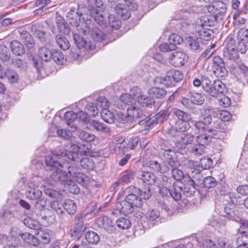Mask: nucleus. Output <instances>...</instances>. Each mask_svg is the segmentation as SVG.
Here are the masks:
<instances>
[{"label": "nucleus", "instance_id": "1", "mask_svg": "<svg viewBox=\"0 0 248 248\" xmlns=\"http://www.w3.org/2000/svg\"><path fill=\"white\" fill-rule=\"evenodd\" d=\"M118 108L120 109H124L127 106V112L129 117L132 118L143 117L142 110L136 106L135 99L128 93L121 95L117 102Z\"/></svg>", "mask_w": 248, "mask_h": 248}, {"label": "nucleus", "instance_id": "2", "mask_svg": "<svg viewBox=\"0 0 248 248\" xmlns=\"http://www.w3.org/2000/svg\"><path fill=\"white\" fill-rule=\"evenodd\" d=\"M79 149V147L78 145L72 144L69 148V150L64 151L61 149H58L52 154L57 159L64 156L73 161H78L80 159L78 153Z\"/></svg>", "mask_w": 248, "mask_h": 248}, {"label": "nucleus", "instance_id": "3", "mask_svg": "<svg viewBox=\"0 0 248 248\" xmlns=\"http://www.w3.org/2000/svg\"><path fill=\"white\" fill-rule=\"evenodd\" d=\"M208 12L213 16L214 20L219 21L223 19L227 11L226 4L222 1L213 2L207 8Z\"/></svg>", "mask_w": 248, "mask_h": 248}, {"label": "nucleus", "instance_id": "4", "mask_svg": "<svg viewBox=\"0 0 248 248\" xmlns=\"http://www.w3.org/2000/svg\"><path fill=\"white\" fill-rule=\"evenodd\" d=\"M184 75L182 72L176 70H170L168 71L165 76L160 78L161 84L170 87L175 85L176 83L183 80Z\"/></svg>", "mask_w": 248, "mask_h": 248}, {"label": "nucleus", "instance_id": "5", "mask_svg": "<svg viewBox=\"0 0 248 248\" xmlns=\"http://www.w3.org/2000/svg\"><path fill=\"white\" fill-rule=\"evenodd\" d=\"M182 182H177L182 187V192L187 197L192 196L195 192V182L188 174H186Z\"/></svg>", "mask_w": 248, "mask_h": 248}, {"label": "nucleus", "instance_id": "6", "mask_svg": "<svg viewBox=\"0 0 248 248\" xmlns=\"http://www.w3.org/2000/svg\"><path fill=\"white\" fill-rule=\"evenodd\" d=\"M162 159L165 163L170 167L179 166L180 165L175 151L165 147L161 148Z\"/></svg>", "mask_w": 248, "mask_h": 248}, {"label": "nucleus", "instance_id": "7", "mask_svg": "<svg viewBox=\"0 0 248 248\" xmlns=\"http://www.w3.org/2000/svg\"><path fill=\"white\" fill-rule=\"evenodd\" d=\"M187 55L181 51L172 53L169 58L170 62L174 66L179 67L184 65L188 60Z\"/></svg>", "mask_w": 248, "mask_h": 248}, {"label": "nucleus", "instance_id": "8", "mask_svg": "<svg viewBox=\"0 0 248 248\" xmlns=\"http://www.w3.org/2000/svg\"><path fill=\"white\" fill-rule=\"evenodd\" d=\"M83 216L78 215L75 218V225L74 228L71 230L72 236H76L78 238L84 233L87 229L86 223H84L82 220Z\"/></svg>", "mask_w": 248, "mask_h": 248}, {"label": "nucleus", "instance_id": "9", "mask_svg": "<svg viewBox=\"0 0 248 248\" xmlns=\"http://www.w3.org/2000/svg\"><path fill=\"white\" fill-rule=\"evenodd\" d=\"M84 128L92 131L95 130L97 132L105 134H109L110 133L109 127L103 123L95 120H92L89 124L85 126Z\"/></svg>", "mask_w": 248, "mask_h": 248}, {"label": "nucleus", "instance_id": "10", "mask_svg": "<svg viewBox=\"0 0 248 248\" xmlns=\"http://www.w3.org/2000/svg\"><path fill=\"white\" fill-rule=\"evenodd\" d=\"M217 130L210 129L204 131V133L200 135L197 137V142L205 147L211 142L214 136L217 134Z\"/></svg>", "mask_w": 248, "mask_h": 248}, {"label": "nucleus", "instance_id": "11", "mask_svg": "<svg viewBox=\"0 0 248 248\" xmlns=\"http://www.w3.org/2000/svg\"><path fill=\"white\" fill-rule=\"evenodd\" d=\"M230 42L228 43L227 46L224 48V56L230 60H236L239 58V54L237 49L235 48L234 43V40H230Z\"/></svg>", "mask_w": 248, "mask_h": 248}, {"label": "nucleus", "instance_id": "12", "mask_svg": "<svg viewBox=\"0 0 248 248\" xmlns=\"http://www.w3.org/2000/svg\"><path fill=\"white\" fill-rule=\"evenodd\" d=\"M96 224L101 228L111 232L113 231V226L111 220L106 216L98 217L96 220Z\"/></svg>", "mask_w": 248, "mask_h": 248}, {"label": "nucleus", "instance_id": "13", "mask_svg": "<svg viewBox=\"0 0 248 248\" xmlns=\"http://www.w3.org/2000/svg\"><path fill=\"white\" fill-rule=\"evenodd\" d=\"M100 12L95 8H92L89 10V14L91 17H93L100 26H105L106 25V18Z\"/></svg>", "mask_w": 248, "mask_h": 248}, {"label": "nucleus", "instance_id": "14", "mask_svg": "<svg viewBox=\"0 0 248 248\" xmlns=\"http://www.w3.org/2000/svg\"><path fill=\"white\" fill-rule=\"evenodd\" d=\"M20 39L28 48H32L34 45L33 38L28 31L22 30L18 31Z\"/></svg>", "mask_w": 248, "mask_h": 248}, {"label": "nucleus", "instance_id": "15", "mask_svg": "<svg viewBox=\"0 0 248 248\" xmlns=\"http://www.w3.org/2000/svg\"><path fill=\"white\" fill-rule=\"evenodd\" d=\"M75 27L79 33L86 35L91 32V30L93 29V24L91 19L87 18V21H83Z\"/></svg>", "mask_w": 248, "mask_h": 248}, {"label": "nucleus", "instance_id": "16", "mask_svg": "<svg viewBox=\"0 0 248 248\" xmlns=\"http://www.w3.org/2000/svg\"><path fill=\"white\" fill-rule=\"evenodd\" d=\"M80 15L76 11L75 8L71 9L67 14V19L69 21V24L73 26H78V24L80 23Z\"/></svg>", "mask_w": 248, "mask_h": 248}, {"label": "nucleus", "instance_id": "17", "mask_svg": "<svg viewBox=\"0 0 248 248\" xmlns=\"http://www.w3.org/2000/svg\"><path fill=\"white\" fill-rule=\"evenodd\" d=\"M201 40L196 35H192L187 38V43L190 49L193 50H201L202 44H201Z\"/></svg>", "mask_w": 248, "mask_h": 248}, {"label": "nucleus", "instance_id": "18", "mask_svg": "<svg viewBox=\"0 0 248 248\" xmlns=\"http://www.w3.org/2000/svg\"><path fill=\"white\" fill-rule=\"evenodd\" d=\"M51 177L55 181L61 183L65 182L69 179L68 174L58 168H56L55 170L54 169L53 172L51 174Z\"/></svg>", "mask_w": 248, "mask_h": 248}, {"label": "nucleus", "instance_id": "19", "mask_svg": "<svg viewBox=\"0 0 248 248\" xmlns=\"http://www.w3.org/2000/svg\"><path fill=\"white\" fill-rule=\"evenodd\" d=\"M33 184L31 183L29 185V189L26 192V195L28 199L36 200L40 198L42 196V191L37 188L31 187Z\"/></svg>", "mask_w": 248, "mask_h": 248}, {"label": "nucleus", "instance_id": "20", "mask_svg": "<svg viewBox=\"0 0 248 248\" xmlns=\"http://www.w3.org/2000/svg\"><path fill=\"white\" fill-rule=\"evenodd\" d=\"M130 9H128L126 6L123 4L119 3L115 7V10L117 14L121 16L123 20H126L130 16Z\"/></svg>", "mask_w": 248, "mask_h": 248}, {"label": "nucleus", "instance_id": "21", "mask_svg": "<svg viewBox=\"0 0 248 248\" xmlns=\"http://www.w3.org/2000/svg\"><path fill=\"white\" fill-rule=\"evenodd\" d=\"M1 71L2 74L1 77H0V78H2L5 76L10 83H14L17 82L18 76L16 71L10 69H7L6 71H5L4 68L2 66Z\"/></svg>", "mask_w": 248, "mask_h": 248}, {"label": "nucleus", "instance_id": "22", "mask_svg": "<svg viewBox=\"0 0 248 248\" xmlns=\"http://www.w3.org/2000/svg\"><path fill=\"white\" fill-rule=\"evenodd\" d=\"M56 24L60 32L64 34H68L70 30L69 26L62 16L57 17Z\"/></svg>", "mask_w": 248, "mask_h": 248}, {"label": "nucleus", "instance_id": "23", "mask_svg": "<svg viewBox=\"0 0 248 248\" xmlns=\"http://www.w3.org/2000/svg\"><path fill=\"white\" fill-rule=\"evenodd\" d=\"M11 51L16 55L20 56L25 53L24 46L18 41H13L10 44Z\"/></svg>", "mask_w": 248, "mask_h": 248}, {"label": "nucleus", "instance_id": "24", "mask_svg": "<svg viewBox=\"0 0 248 248\" xmlns=\"http://www.w3.org/2000/svg\"><path fill=\"white\" fill-rule=\"evenodd\" d=\"M126 202L131 203L136 207H141L143 204V202L141 198L139 197V194H130L126 195L125 198Z\"/></svg>", "mask_w": 248, "mask_h": 248}, {"label": "nucleus", "instance_id": "25", "mask_svg": "<svg viewBox=\"0 0 248 248\" xmlns=\"http://www.w3.org/2000/svg\"><path fill=\"white\" fill-rule=\"evenodd\" d=\"M230 69L234 74H243L244 76L248 78V67L244 64H232L230 65Z\"/></svg>", "mask_w": 248, "mask_h": 248}, {"label": "nucleus", "instance_id": "26", "mask_svg": "<svg viewBox=\"0 0 248 248\" xmlns=\"http://www.w3.org/2000/svg\"><path fill=\"white\" fill-rule=\"evenodd\" d=\"M213 30L208 28H201L198 31V34L201 40L209 41L214 37Z\"/></svg>", "mask_w": 248, "mask_h": 248}, {"label": "nucleus", "instance_id": "27", "mask_svg": "<svg viewBox=\"0 0 248 248\" xmlns=\"http://www.w3.org/2000/svg\"><path fill=\"white\" fill-rule=\"evenodd\" d=\"M57 159L52 154L48 155L45 158L46 164L48 166L54 168V170L59 167L63 168V165L59 161L57 160Z\"/></svg>", "mask_w": 248, "mask_h": 248}, {"label": "nucleus", "instance_id": "28", "mask_svg": "<svg viewBox=\"0 0 248 248\" xmlns=\"http://www.w3.org/2000/svg\"><path fill=\"white\" fill-rule=\"evenodd\" d=\"M173 113L175 115L177 118L176 121H181L182 122H189L191 120V117L189 114L176 108L173 110Z\"/></svg>", "mask_w": 248, "mask_h": 248}, {"label": "nucleus", "instance_id": "29", "mask_svg": "<svg viewBox=\"0 0 248 248\" xmlns=\"http://www.w3.org/2000/svg\"><path fill=\"white\" fill-rule=\"evenodd\" d=\"M39 26L35 24H32L31 27V32L34 33L36 37L41 41L45 42L46 40V35L45 32L40 30Z\"/></svg>", "mask_w": 248, "mask_h": 248}, {"label": "nucleus", "instance_id": "30", "mask_svg": "<svg viewBox=\"0 0 248 248\" xmlns=\"http://www.w3.org/2000/svg\"><path fill=\"white\" fill-rule=\"evenodd\" d=\"M137 101L140 106L145 107H150L155 103V101L152 97L144 95L143 93L138 98Z\"/></svg>", "mask_w": 248, "mask_h": 248}, {"label": "nucleus", "instance_id": "31", "mask_svg": "<svg viewBox=\"0 0 248 248\" xmlns=\"http://www.w3.org/2000/svg\"><path fill=\"white\" fill-rule=\"evenodd\" d=\"M77 46L79 48H85L88 50H93L95 49L96 44L94 42H87L81 37L77 42Z\"/></svg>", "mask_w": 248, "mask_h": 248}, {"label": "nucleus", "instance_id": "32", "mask_svg": "<svg viewBox=\"0 0 248 248\" xmlns=\"http://www.w3.org/2000/svg\"><path fill=\"white\" fill-rule=\"evenodd\" d=\"M52 52L45 47L40 48L38 51V57L43 61L46 62L52 59Z\"/></svg>", "mask_w": 248, "mask_h": 248}, {"label": "nucleus", "instance_id": "33", "mask_svg": "<svg viewBox=\"0 0 248 248\" xmlns=\"http://www.w3.org/2000/svg\"><path fill=\"white\" fill-rule=\"evenodd\" d=\"M92 38L95 41L101 42L106 37L104 33L98 28H93L91 32Z\"/></svg>", "mask_w": 248, "mask_h": 248}, {"label": "nucleus", "instance_id": "34", "mask_svg": "<svg viewBox=\"0 0 248 248\" xmlns=\"http://www.w3.org/2000/svg\"><path fill=\"white\" fill-rule=\"evenodd\" d=\"M140 179L143 182L147 185H151L155 183L156 179L155 175L149 171H143Z\"/></svg>", "mask_w": 248, "mask_h": 248}, {"label": "nucleus", "instance_id": "35", "mask_svg": "<svg viewBox=\"0 0 248 248\" xmlns=\"http://www.w3.org/2000/svg\"><path fill=\"white\" fill-rule=\"evenodd\" d=\"M212 109L204 108L201 111V119L204 121V123L210 124L212 121L211 114L213 112Z\"/></svg>", "mask_w": 248, "mask_h": 248}, {"label": "nucleus", "instance_id": "36", "mask_svg": "<svg viewBox=\"0 0 248 248\" xmlns=\"http://www.w3.org/2000/svg\"><path fill=\"white\" fill-rule=\"evenodd\" d=\"M56 42L62 50H66L70 47V43L67 38L62 35H58L56 37Z\"/></svg>", "mask_w": 248, "mask_h": 248}, {"label": "nucleus", "instance_id": "37", "mask_svg": "<svg viewBox=\"0 0 248 248\" xmlns=\"http://www.w3.org/2000/svg\"><path fill=\"white\" fill-rule=\"evenodd\" d=\"M64 209L69 214H74L77 210V205L74 201L70 199L65 200L63 202Z\"/></svg>", "mask_w": 248, "mask_h": 248}, {"label": "nucleus", "instance_id": "38", "mask_svg": "<svg viewBox=\"0 0 248 248\" xmlns=\"http://www.w3.org/2000/svg\"><path fill=\"white\" fill-rule=\"evenodd\" d=\"M79 157L80 159L78 161H76V162L79 161L80 166L85 169L88 170H92L93 169L94 164L92 158L90 157H84L80 159L79 155Z\"/></svg>", "mask_w": 248, "mask_h": 248}, {"label": "nucleus", "instance_id": "39", "mask_svg": "<svg viewBox=\"0 0 248 248\" xmlns=\"http://www.w3.org/2000/svg\"><path fill=\"white\" fill-rule=\"evenodd\" d=\"M120 204L121 208L120 212L122 214L127 216L133 212L135 206L131 204V203H129L125 201H123Z\"/></svg>", "mask_w": 248, "mask_h": 248}, {"label": "nucleus", "instance_id": "40", "mask_svg": "<svg viewBox=\"0 0 248 248\" xmlns=\"http://www.w3.org/2000/svg\"><path fill=\"white\" fill-rule=\"evenodd\" d=\"M100 114L102 118L106 123L112 124L114 122L115 117L114 114L108 109H102Z\"/></svg>", "mask_w": 248, "mask_h": 248}, {"label": "nucleus", "instance_id": "41", "mask_svg": "<svg viewBox=\"0 0 248 248\" xmlns=\"http://www.w3.org/2000/svg\"><path fill=\"white\" fill-rule=\"evenodd\" d=\"M178 167H171L172 168L170 170V174L171 177L177 180V182H180V181L185 177V175L182 170L178 168Z\"/></svg>", "mask_w": 248, "mask_h": 248}, {"label": "nucleus", "instance_id": "42", "mask_svg": "<svg viewBox=\"0 0 248 248\" xmlns=\"http://www.w3.org/2000/svg\"><path fill=\"white\" fill-rule=\"evenodd\" d=\"M148 93L150 96H153L157 98H161L166 95L167 92L162 88H151L148 90Z\"/></svg>", "mask_w": 248, "mask_h": 248}, {"label": "nucleus", "instance_id": "43", "mask_svg": "<svg viewBox=\"0 0 248 248\" xmlns=\"http://www.w3.org/2000/svg\"><path fill=\"white\" fill-rule=\"evenodd\" d=\"M243 229L244 227L241 226L238 230L239 232L240 233V235L238 237L237 242L238 245H243L248 247V235L246 234Z\"/></svg>", "mask_w": 248, "mask_h": 248}, {"label": "nucleus", "instance_id": "44", "mask_svg": "<svg viewBox=\"0 0 248 248\" xmlns=\"http://www.w3.org/2000/svg\"><path fill=\"white\" fill-rule=\"evenodd\" d=\"M85 238L88 243L96 244L100 240V237L94 232L89 231L85 234Z\"/></svg>", "mask_w": 248, "mask_h": 248}, {"label": "nucleus", "instance_id": "45", "mask_svg": "<svg viewBox=\"0 0 248 248\" xmlns=\"http://www.w3.org/2000/svg\"><path fill=\"white\" fill-rule=\"evenodd\" d=\"M135 172L132 170H128L124 172L122 176L120 179L123 184L128 183L134 179L135 177Z\"/></svg>", "mask_w": 248, "mask_h": 248}, {"label": "nucleus", "instance_id": "46", "mask_svg": "<svg viewBox=\"0 0 248 248\" xmlns=\"http://www.w3.org/2000/svg\"><path fill=\"white\" fill-rule=\"evenodd\" d=\"M108 23L112 29L116 30H118L122 25L121 20L113 15L108 16Z\"/></svg>", "mask_w": 248, "mask_h": 248}, {"label": "nucleus", "instance_id": "47", "mask_svg": "<svg viewBox=\"0 0 248 248\" xmlns=\"http://www.w3.org/2000/svg\"><path fill=\"white\" fill-rule=\"evenodd\" d=\"M235 206L232 204H226L224 207V216L229 219H232L235 217Z\"/></svg>", "mask_w": 248, "mask_h": 248}, {"label": "nucleus", "instance_id": "48", "mask_svg": "<svg viewBox=\"0 0 248 248\" xmlns=\"http://www.w3.org/2000/svg\"><path fill=\"white\" fill-rule=\"evenodd\" d=\"M182 187L176 183L173 184V190L170 191V196L173 198L175 201H179L181 199Z\"/></svg>", "mask_w": 248, "mask_h": 248}, {"label": "nucleus", "instance_id": "49", "mask_svg": "<svg viewBox=\"0 0 248 248\" xmlns=\"http://www.w3.org/2000/svg\"><path fill=\"white\" fill-rule=\"evenodd\" d=\"M52 59L58 64H63L65 60L62 52L59 50L53 51L52 54Z\"/></svg>", "mask_w": 248, "mask_h": 248}, {"label": "nucleus", "instance_id": "50", "mask_svg": "<svg viewBox=\"0 0 248 248\" xmlns=\"http://www.w3.org/2000/svg\"><path fill=\"white\" fill-rule=\"evenodd\" d=\"M23 223L27 227L33 230H38L40 228L39 222L32 218L28 217L23 220Z\"/></svg>", "mask_w": 248, "mask_h": 248}, {"label": "nucleus", "instance_id": "51", "mask_svg": "<svg viewBox=\"0 0 248 248\" xmlns=\"http://www.w3.org/2000/svg\"><path fill=\"white\" fill-rule=\"evenodd\" d=\"M168 41L170 44L173 45L176 47V45L181 44L183 42V39L180 35L173 33L170 35Z\"/></svg>", "mask_w": 248, "mask_h": 248}, {"label": "nucleus", "instance_id": "52", "mask_svg": "<svg viewBox=\"0 0 248 248\" xmlns=\"http://www.w3.org/2000/svg\"><path fill=\"white\" fill-rule=\"evenodd\" d=\"M79 184L83 185H86L89 182V178L87 177L84 173L79 171L72 177Z\"/></svg>", "mask_w": 248, "mask_h": 248}, {"label": "nucleus", "instance_id": "53", "mask_svg": "<svg viewBox=\"0 0 248 248\" xmlns=\"http://www.w3.org/2000/svg\"><path fill=\"white\" fill-rule=\"evenodd\" d=\"M214 25V21L208 16H203L201 18V23L199 25L201 28H207Z\"/></svg>", "mask_w": 248, "mask_h": 248}, {"label": "nucleus", "instance_id": "54", "mask_svg": "<svg viewBox=\"0 0 248 248\" xmlns=\"http://www.w3.org/2000/svg\"><path fill=\"white\" fill-rule=\"evenodd\" d=\"M10 53L8 48L4 45H0V59L4 62L10 60Z\"/></svg>", "mask_w": 248, "mask_h": 248}, {"label": "nucleus", "instance_id": "55", "mask_svg": "<svg viewBox=\"0 0 248 248\" xmlns=\"http://www.w3.org/2000/svg\"><path fill=\"white\" fill-rule=\"evenodd\" d=\"M78 136L81 140L87 142L93 141L95 139L94 134L84 131L79 132Z\"/></svg>", "mask_w": 248, "mask_h": 248}, {"label": "nucleus", "instance_id": "56", "mask_svg": "<svg viewBox=\"0 0 248 248\" xmlns=\"http://www.w3.org/2000/svg\"><path fill=\"white\" fill-rule=\"evenodd\" d=\"M117 226L122 229H126L129 228L131 226L130 220L124 217H121L116 221Z\"/></svg>", "mask_w": 248, "mask_h": 248}, {"label": "nucleus", "instance_id": "57", "mask_svg": "<svg viewBox=\"0 0 248 248\" xmlns=\"http://www.w3.org/2000/svg\"><path fill=\"white\" fill-rule=\"evenodd\" d=\"M50 206L58 215H60L63 213V203H62L59 201H55L51 202Z\"/></svg>", "mask_w": 248, "mask_h": 248}, {"label": "nucleus", "instance_id": "58", "mask_svg": "<svg viewBox=\"0 0 248 248\" xmlns=\"http://www.w3.org/2000/svg\"><path fill=\"white\" fill-rule=\"evenodd\" d=\"M214 73L217 78H225L228 73V71L225 68V66H219L213 68Z\"/></svg>", "mask_w": 248, "mask_h": 248}, {"label": "nucleus", "instance_id": "59", "mask_svg": "<svg viewBox=\"0 0 248 248\" xmlns=\"http://www.w3.org/2000/svg\"><path fill=\"white\" fill-rule=\"evenodd\" d=\"M174 125L181 132H184L188 130L190 125L189 122H182L181 121H176Z\"/></svg>", "mask_w": 248, "mask_h": 248}, {"label": "nucleus", "instance_id": "60", "mask_svg": "<svg viewBox=\"0 0 248 248\" xmlns=\"http://www.w3.org/2000/svg\"><path fill=\"white\" fill-rule=\"evenodd\" d=\"M238 41L248 42V29L241 28L237 34Z\"/></svg>", "mask_w": 248, "mask_h": 248}, {"label": "nucleus", "instance_id": "61", "mask_svg": "<svg viewBox=\"0 0 248 248\" xmlns=\"http://www.w3.org/2000/svg\"><path fill=\"white\" fill-rule=\"evenodd\" d=\"M77 119L78 118L79 120L81 121L85 126L89 125L90 121L92 120L89 119L88 113L83 111H78L77 113Z\"/></svg>", "mask_w": 248, "mask_h": 248}, {"label": "nucleus", "instance_id": "62", "mask_svg": "<svg viewBox=\"0 0 248 248\" xmlns=\"http://www.w3.org/2000/svg\"><path fill=\"white\" fill-rule=\"evenodd\" d=\"M215 90L216 92V97L219 94L223 93L226 91V85L219 80H215Z\"/></svg>", "mask_w": 248, "mask_h": 248}, {"label": "nucleus", "instance_id": "63", "mask_svg": "<svg viewBox=\"0 0 248 248\" xmlns=\"http://www.w3.org/2000/svg\"><path fill=\"white\" fill-rule=\"evenodd\" d=\"M182 164L185 167L190 169L196 168L199 166V163L197 161H194L186 157L183 159Z\"/></svg>", "mask_w": 248, "mask_h": 248}, {"label": "nucleus", "instance_id": "64", "mask_svg": "<svg viewBox=\"0 0 248 248\" xmlns=\"http://www.w3.org/2000/svg\"><path fill=\"white\" fill-rule=\"evenodd\" d=\"M204 147L197 143L191 147L190 152L195 156H200L204 153Z\"/></svg>", "mask_w": 248, "mask_h": 248}]
</instances>
